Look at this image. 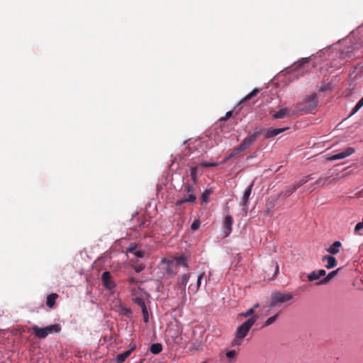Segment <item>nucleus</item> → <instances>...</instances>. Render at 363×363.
Returning <instances> with one entry per match:
<instances>
[{"instance_id":"nucleus-1","label":"nucleus","mask_w":363,"mask_h":363,"mask_svg":"<svg viewBox=\"0 0 363 363\" xmlns=\"http://www.w3.org/2000/svg\"><path fill=\"white\" fill-rule=\"evenodd\" d=\"M346 45L344 48H342L340 52V58L341 62L339 63H336L335 61L332 62L331 67H335L336 69H340L345 62L348 61L349 59H355L360 57L363 52L360 50L362 48L363 45L362 43H347V40L345 41Z\"/></svg>"},{"instance_id":"nucleus-2","label":"nucleus","mask_w":363,"mask_h":363,"mask_svg":"<svg viewBox=\"0 0 363 363\" xmlns=\"http://www.w3.org/2000/svg\"><path fill=\"white\" fill-rule=\"evenodd\" d=\"M317 105L318 97L316 94H313L306 96L301 101L296 104V110L294 111L293 114L298 113H311L315 109Z\"/></svg>"},{"instance_id":"nucleus-3","label":"nucleus","mask_w":363,"mask_h":363,"mask_svg":"<svg viewBox=\"0 0 363 363\" xmlns=\"http://www.w3.org/2000/svg\"><path fill=\"white\" fill-rule=\"evenodd\" d=\"M342 177V176L340 175V172L330 169L325 176L320 177L315 181L314 185L316 186H314L313 189H315L317 186L322 187L335 183Z\"/></svg>"},{"instance_id":"nucleus-4","label":"nucleus","mask_w":363,"mask_h":363,"mask_svg":"<svg viewBox=\"0 0 363 363\" xmlns=\"http://www.w3.org/2000/svg\"><path fill=\"white\" fill-rule=\"evenodd\" d=\"M293 298L292 294L290 293H281L280 291H274L271 295V301L269 308H273L279 304L289 301Z\"/></svg>"},{"instance_id":"nucleus-5","label":"nucleus","mask_w":363,"mask_h":363,"mask_svg":"<svg viewBox=\"0 0 363 363\" xmlns=\"http://www.w3.org/2000/svg\"><path fill=\"white\" fill-rule=\"evenodd\" d=\"M257 318L258 316L257 315L250 317L249 319H247L246 321L242 323L240 326H238V328L236 330L235 335L242 338H245L248 334L250 328L257 321Z\"/></svg>"},{"instance_id":"nucleus-6","label":"nucleus","mask_w":363,"mask_h":363,"mask_svg":"<svg viewBox=\"0 0 363 363\" xmlns=\"http://www.w3.org/2000/svg\"><path fill=\"white\" fill-rule=\"evenodd\" d=\"M263 132L264 130H259L246 137L242 142L237 146V150L242 152L249 148Z\"/></svg>"},{"instance_id":"nucleus-7","label":"nucleus","mask_w":363,"mask_h":363,"mask_svg":"<svg viewBox=\"0 0 363 363\" xmlns=\"http://www.w3.org/2000/svg\"><path fill=\"white\" fill-rule=\"evenodd\" d=\"M184 191L186 192L187 196L180 200H177L176 202L177 206H181L186 202L194 203L196 201V196L195 195V188L192 185L186 184L185 185Z\"/></svg>"},{"instance_id":"nucleus-8","label":"nucleus","mask_w":363,"mask_h":363,"mask_svg":"<svg viewBox=\"0 0 363 363\" xmlns=\"http://www.w3.org/2000/svg\"><path fill=\"white\" fill-rule=\"evenodd\" d=\"M191 273L184 274L178 278L177 287L180 291V295L183 300L186 299V285L189 281Z\"/></svg>"},{"instance_id":"nucleus-9","label":"nucleus","mask_w":363,"mask_h":363,"mask_svg":"<svg viewBox=\"0 0 363 363\" xmlns=\"http://www.w3.org/2000/svg\"><path fill=\"white\" fill-rule=\"evenodd\" d=\"M178 266H183L185 268H188V264L186 262V259L184 257H174L173 260L169 263L167 272L168 274H174V272L172 269V267H177Z\"/></svg>"},{"instance_id":"nucleus-10","label":"nucleus","mask_w":363,"mask_h":363,"mask_svg":"<svg viewBox=\"0 0 363 363\" xmlns=\"http://www.w3.org/2000/svg\"><path fill=\"white\" fill-rule=\"evenodd\" d=\"M101 281L104 286L108 290H111L116 287V284L113 280L109 272H104L102 274Z\"/></svg>"},{"instance_id":"nucleus-11","label":"nucleus","mask_w":363,"mask_h":363,"mask_svg":"<svg viewBox=\"0 0 363 363\" xmlns=\"http://www.w3.org/2000/svg\"><path fill=\"white\" fill-rule=\"evenodd\" d=\"M355 152L354 148L352 147H347L345 150L334 154L329 157L330 160H337L344 159Z\"/></svg>"},{"instance_id":"nucleus-12","label":"nucleus","mask_w":363,"mask_h":363,"mask_svg":"<svg viewBox=\"0 0 363 363\" xmlns=\"http://www.w3.org/2000/svg\"><path fill=\"white\" fill-rule=\"evenodd\" d=\"M35 336L40 339L45 338L48 335L45 328H40L38 325H33L31 328Z\"/></svg>"},{"instance_id":"nucleus-13","label":"nucleus","mask_w":363,"mask_h":363,"mask_svg":"<svg viewBox=\"0 0 363 363\" xmlns=\"http://www.w3.org/2000/svg\"><path fill=\"white\" fill-rule=\"evenodd\" d=\"M135 349V346L132 347L129 350L117 354L116 361L117 363H123L125 359L132 354L133 350Z\"/></svg>"},{"instance_id":"nucleus-14","label":"nucleus","mask_w":363,"mask_h":363,"mask_svg":"<svg viewBox=\"0 0 363 363\" xmlns=\"http://www.w3.org/2000/svg\"><path fill=\"white\" fill-rule=\"evenodd\" d=\"M289 128H269L266 130L265 138H270L277 136V135L284 132L288 130Z\"/></svg>"},{"instance_id":"nucleus-15","label":"nucleus","mask_w":363,"mask_h":363,"mask_svg":"<svg viewBox=\"0 0 363 363\" xmlns=\"http://www.w3.org/2000/svg\"><path fill=\"white\" fill-rule=\"evenodd\" d=\"M322 261L327 262V264H325V267L327 269H332L336 267L337 264L336 259L334 257L330 255L323 256L322 257Z\"/></svg>"},{"instance_id":"nucleus-16","label":"nucleus","mask_w":363,"mask_h":363,"mask_svg":"<svg viewBox=\"0 0 363 363\" xmlns=\"http://www.w3.org/2000/svg\"><path fill=\"white\" fill-rule=\"evenodd\" d=\"M289 116V111L287 108H284L278 111L274 112L272 115L274 119L284 118Z\"/></svg>"},{"instance_id":"nucleus-17","label":"nucleus","mask_w":363,"mask_h":363,"mask_svg":"<svg viewBox=\"0 0 363 363\" xmlns=\"http://www.w3.org/2000/svg\"><path fill=\"white\" fill-rule=\"evenodd\" d=\"M233 222V218L231 216L228 215L225 216L223 225H224L225 228L226 229V231H225L226 236H228L232 231Z\"/></svg>"},{"instance_id":"nucleus-18","label":"nucleus","mask_w":363,"mask_h":363,"mask_svg":"<svg viewBox=\"0 0 363 363\" xmlns=\"http://www.w3.org/2000/svg\"><path fill=\"white\" fill-rule=\"evenodd\" d=\"M238 352L234 350H227L225 352V357L228 359L227 363H235L237 360Z\"/></svg>"},{"instance_id":"nucleus-19","label":"nucleus","mask_w":363,"mask_h":363,"mask_svg":"<svg viewBox=\"0 0 363 363\" xmlns=\"http://www.w3.org/2000/svg\"><path fill=\"white\" fill-rule=\"evenodd\" d=\"M341 270V268H338L335 271L329 272L322 280L318 282V284H325L328 283L331 279L335 277L338 272Z\"/></svg>"},{"instance_id":"nucleus-20","label":"nucleus","mask_w":363,"mask_h":363,"mask_svg":"<svg viewBox=\"0 0 363 363\" xmlns=\"http://www.w3.org/2000/svg\"><path fill=\"white\" fill-rule=\"evenodd\" d=\"M340 246L341 242L340 241H335L326 250L331 255H336L340 252Z\"/></svg>"},{"instance_id":"nucleus-21","label":"nucleus","mask_w":363,"mask_h":363,"mask_svg":"<svg viewBox=\"0 0 363 363\" xmlns=\"http://www.w3.org/2000/svg\"><path fill=\"white\" fill-rule=\"evenodd\" d=\"M57 298L58 294L55 293L48 295L46 300V305L50 308H53Z\"/></svg>"},{"instance_id":"nucleus-22","label":"nucleus","mask_w":363,"mask_h":363,"mask_svg":"<svg viewBox=\"0 0 363 363\" xmlns=\"http://www.w3.org/2000/svg\"><path fill=\"white\" fill-rule=\"evenodd\" d=\"M252 186H253V183L251 184L245 191V193H244V195L242 197V205H243L245 206H247L248 199H249V197L252 192Z\"/></svg>"},{"instance_id":"nucleus-23","label":"nucleus","mask_w":363,"mask_h":363,"mask_svg":"<svg viewBox=\"0 0 363 363\" xmlns=\"http://www.w3.org/2000/svg\"><path fill=\"white\" fill-rule=\"evenodd\" d=\"M45 328L46 329L48 335L57 333L61 330V327L59 324H53L46 326Z\"/></svg>"},{"instance_id":"nucleus-24","label":"nucleus","mask_w":363,"mask_h":363,"mask_svg":"<svg viewBox=\"0 0 363 363\" xmlns=\"http://www.w3.org/2000/svg\"><path fill=\"white\" fill-rule=\"evenodd\" d=\"M145 295V294H142L138 296L133 297L132 300L135 303L138 304L140 308H145V306H146L145 301H144Z\"/></svg>"},{"instance_id":"nucleus-25","label":"nucleus","mask_w":363,"mask_h":363,"mask_svg":"<svg viewBox=\"0 0 363 363\" xmlns=\"http://www.w3.org/2000/svg\"><path fill=\"white\" fill-rule=\"evenodd\" d=\"M296 190L294 189V188L291 186H288L284 191L280 192L277 197L279 198V197H284V198H286L288 196H289L290 195H291Z\"/></svg>"},{"instance_id":"nucleus-26","label":"nucleus","mask_w":363,"mask_h":363,"mask_svg":"<svg viewBox=\"0 0 363 363\" xmlns=\"http://www.w3.org/2000/svg\"><path fill=\"white\" fill-rule=\"evenodd\" d=\"M162 350V345L160 343H154L150 347V351L154 354L160 353Z\"/></svg>"},{"instance_id":"nucleus-27","label":"nucleus","mask_w":363,"mask_h":363,"mask_svg":"<svg viewBox=\"0 0 363 363\" xmlns=\"http://www.w3.org/2000/svg\"><path fill=\"white\" fill-rule=\"evenodd\" d=\"M204 276H205L204 273L201 274L198 277L197 281L196 284V289H194L193 287H189V290L193 292V294H196L200 288L201 279L203 278Z\"/></svg>"},{"instance_id":"nucleus-28","label":"nucleus","mask_w":363,"mask_h":363,"mask_svg":"<svg viewBox=\"0 0 363 363\" xmlns=\"http://www.w3.org/2000/svg\"><path fill=\"white\" fill-rule=\"evenodd\" d=\"M308 59L303 58L301 60V61L296 65L294 67V70L296 71H301L302 73H303L305 71L304 65L305 64L308 63Z\"/></svg>"},{"instance_id":"nucleus-29","label":"nucleus","mask_w":363,"mask_h":363,"mask_svg":"<svg viewBox=\"0 0 363 363\" xmlns=\"http://www.w3.org/2000/svg\"><path fill=\"white\" fill-rule=\"evenodd\" d=\"M244 338L239 337L238 335H235L234 339L231 342L232 347H239L242 345V340Z\"/></svg>"},{"instance_id":"nucleus-30","label":"nucleus","mask_w":363,"mask_h":363,"mask_svg":"<svg viewBox=\"0 0 363 363\" xmlns=\"http://www.w3.org/2000/svg\"><path fill=\"white\" fill-rule=\"evenodd\" d=\"M197 171L198 169L196 167H193L191 168L190 176L194 184H196L197 183Z\"/></svg>"},{"instance_id":"nucleus-31","label":"nucleus","mask_w":363,"mask_h":363,"mask_svg":"<svg viewBox=\"0 0 363 363\" xmlns=\"http://www.w3.org/2000/svg\"><path fill=\"white\" fill-rule=\"evenodd\" d=\"M279 316V313H276L274 315L269 318L263 324L262 327H267L272 324H273L277 319Z\"/></svg>"},{"instance_id":"nucleus-32","label":"nucleus","mask_w":363,"mask_h":363,"mask_svg":"<svg viewBox=\"0 0 363 363\" xmlns=\"http://www.w3.org/2000/svg\"><path fill=\"white\" fill-rule=\"evenodd\" d=\"M259 92V89H254L250 93H249L244 99V101H247L255 96Z\"/></svg>"},{"instance_id":"nucleus-33","label":"nucleus","mask_w":363,"mask_h":363,"mask_svg":"<svg viewBox=\"0 0 363 363\" xmlns=\"http://www.w3.org/2000/svg\"><path fill=\"white\" fill-rule=\"evenodd\" d=\"M212 193V191L210 189H206L202 195H201V200L203 202L207 203L208 201V196Z\"/></svg>"},{"instance_id":"nucleus-34","label":"nucleus","mask_w":363,"mask_h":363,"mask_svg":"<svg viewBox=\"0 0 363 363\" xmlns=\"http://www.w3.org/2000/svg\"><path fill=\"white\" fill-rule=\"evenodd\" d=\"M307 278H308V281H313L318 279L320 278V277L318 274L317 271H313L307 275Z\"/></svg>"},{"instance_id":"nucleus-35","label":"nucleus","mask_w":363,"mask_h":363,"mask_svg":"<svg viewBox=\"0 0 363 363\" xmlns=\"http://www.w3.org/2000/svg\"><path fill=\"white\" fill-rule=\"evenodd\" d=\"M307 182H308V179H305L304 178L301 179L298 182H296L292 186L294 188L295 190L298 189L302 185L305 184Z\"/></svg>"},{"instance_id":"nucleus-36","label":"nucleus","mask_w":363,"mask_h":363,"mask_svg":"<svg viewBox=\"0 0 363 363\" xmlns=\"http://www.w3.org/2000/svg\"><path fill=\"white\" fill-rule=\"evenodd\" d=\"M142 294H145V292L141 290L140 288H133L131 289V294L133 297L138 296Z\"/></svg>"},{"instance_id":"nucleus-37","label":"nucleus","mask_w":363,"mask_h":363,"mask_svg":"<svg viewBox=\"0 0 363 363\" xmlns=\"http://www.w3.org/2000/svg\"><path fill=\"white\" fill-rule=\"evenodd\" d=\"M363 106V97L357 103L354 108L352 110V114L357 112Z\"/></svg>"},{"instance_id":"nucleus-38","label":"nucleus","mask_w":363,"mask_h":363,"mask_svg":"<svg viewBox=\"0 0 363 363\" xmlns=\"http://www.w3.org/2000/svg\"><path fill=\"white\" fill-rule=\"evenodd\" d=\"M255 311H254V308H250L248 309L247 311H245V313H242L240 314L241 316H243V317H252L254 316L253 314H254Z\"/></svg>"},{"instance_id":"nucleus-39","label":"nucleus","mask_w":363,"mask_h":363,"mask_svg":"<svg viewBox=\"0 0 363 363\" xmlns=\"http://www.w3.org/2000/svg\"><path fill=\"white\" fill-rule=\"evenodd\" d=\"M141 310L143 315L144 322L147 323L148 321V312L146 306L145 308H141Z\"/></svg>"},{"instance_id":"nucleus-40","label":"nucleus","mask_w":363,"mask_h":363,"mask_svg":"<svg viewBox=\"0 0 363 363\" xmlns=\"http://www.w3.org/2000/svg\"><path fill=\"white\" fill-rule=\"evenodd\" d=\"M272 267H274L275 270H274V274L273 275V277H276L277 274L279 273V264L277 262L275 261H272Z\"/></svg>"},{"instance_id":"nucleus-41","label":"nucleus","mask_w":363,"mask_h":363,"mask_svg":"<svg viewBox=\"0 0 363 363\" xmlns=\"http://www.w3.org/2000/svg\"><path fill=\"white\" fill-rule=\"evenodd\" d=\"M200 226V222L199 220H196L193 222V223L191 224V228L193 230H197Z\"/></svg>"},{"instance_id":"nucleus-42","label":"nucleus","mask_w":363,"mask_h":363,"mask_svg":"<svg viewBox=\"0 0 363 363\" xmlns=\"http://www.w3.org/2000/svg\"><path fill=\"white\" fill-rule=\"evenodd\" d=\"M232 115H233V111H228L225 113V116L220 118V121H227L229 118H230L232 116Z\"/></svg>"},{"instance_id":"nucleus-43","label":"nucleus","mask_w":363,"mask_h":363,"mask_svg":"<svg viewBox=\"0 0 363 363\" xmlns=\"http://www.w3.org/2000/svg\"><path fill=\"white\" fill-rule=\"evenodd\" d=\"M145 269V266L142 264L134 267V269L137 273L142 272Z\"/></svg>"},{"instance_id":"nucleus-44","label":"nucleus","mask_w":363,"mask_h":363,"mask_svg":"<svg viewBox=\"0 0 363 363\" xmlns=\"http://www.w3.org/2000/svg\"><path fill=\"white\" fill-rule=\"evenodd\" d=\"M133 254L137 257H139V258H141L144 256L145 255V252L143 250H137V251H135L133 252Z\"/></svg>"},{"instance_id":"nucleus-45","label":"nucleus","mask_w":363,"mask_h":363,"mask_svg":"<svg viewBox=\"0 0 363 363\" xmlns=\"http://www.w3.org/2000/svg\"><path fill=\"white\" fill-rule=\"evenodd\" d=\"M135 248H136V245L134 243H131L129 247L128 248L127 251L128 252L133 253L135 252Z\"/></svg>"},{"instance_id":"nucleus-46","label":"nucleus","mask_w":363,"mask_h":363,"mask_svg":"<svg viewBox=\"0 0 363 363\" xmlns=\"http://www.w3.org/2000/svg\"><path fill=\"white\" fill-rule=\"evenodd\" d=\"M242 152V151H238V150H237V147H235V148L233 150L232 152L230 154V157L233 158V157H234L235 155H237L238 154H239V153H240V152Z\"/></svg>"},{"instance_id":"nucleus-47","label":"nucleus","mask_w":363,"mask_h":363,"mask_svg":"<svg viewBox=\"0 0 363 363\" xmlns=\"http://www.w3.org/2000/svg\"><path fill=\"white\" fill-rule=\"evenodd\" d=\"M201 165L203 167H215L216 166V163H207V162H203L201 164Z\"/></svg>"},{"instance_id":"nucleus-48","label":"nucleus","mask_w":363,"mask_h":363,"mask_svg":"<svg viewBox=\"0 0 363 363\" xmlns=\"http://www.w3.org/2000/svg\"><path fill=\"white\" fill-rule=\"evenodd\" d=\"M317 273L320 277L325 276L326 274V272L324 269H319L317 271Z\"/></svg>"},{"instance_id":"nucleus-49","label":"nucleus","mask_w":363,"mask_h":363,"mask_svg":"<svg viewBox=\"0 0 363 363\" xmlns=\"http://www.w3.org/2000/svg\"><path fill=\"white\" fill-rule=\"evenodd\" d=\"M129 282L130 283H132V284H137L138 283V281L133 278V277H131L128 279Z\"/></svg>"},{"instance_id":"nucleus-50","label":"nucleus","mask_w":363,"mask_h":363,"mask_svg":"<svg viewBox=\"0 0 363 363\" xmlns=\"http://www.w3.org/2000/svg\"><path fill=\"white\" fill-rule=\"evenodd\" d=\"M304 179H308V181H309V180L313 179V177H312V174H310V175L307 176L306 177H305Z\"/></svg>"},{"instance_id":"nucleus-51","label":"nucleus","mask_w":363,"mask_h":363,"mask_svg":"<svg viewBox=\"0 0 363 363\" xmlns=\"http://www.w3.org/2000/svg\"><path fill=\"white\" fill-rule=\"evenodd\" d=\"M259 303H255V304L252 306V308H254V311H255L256 308H259Z\"/></svg>"},{"instance_id":"nucleus-52","label":"nucleus","mask_w":363,"mask_h":363,"mask_svg":"<svg viewBox=\"0 0 363 363\" xmlns=\"http://www.w3.org/2000/svg\"><path fill=\"white\" fill-rule=\"evenodd\" d=\"M232 157H230V155H229L223 161V162H225L226 161H228V160L231 159Z\"/></svg>"},{"instance_id":"nucleus-53","label":"nucleus","mask_w":363,"mask_h":363,"mask_svg":"<svg viewBox=\"0 0 363 363\" xmlns=\"http://www.w3.org/2000/svg\"><path fill=\"white\" fill-rule=\"evenodd\" d=\"M232 157H230V155H229L223 161V162H225L226 161H228V160L231 159Z\"/></svg>"},{"instance_id":"nucleus-54","label":"nucleus","mask_w":363,"mask_h":363,"mask_svg":"<svg viewBox=\"0 0 363 363\" xmlns=\"http://www.w3.org/2000/svg\"><path fill=\"white\" fill-rule=\"evenodd\" d=\"M189 287H193L194 289H196V284L195 285L191 284Z\"/></svg>"},{"instance_id":"nucleus-55","label":"nucleus","mask_w":363,"mask_h":363,"mask_svg":"<svg viewBox=\"0 0 363 363\" xmlns=\"http://www.w3.org/2000/svg\"><path fill=\"white\" fill-rule=\"evenodd\" d=\"M269 309H268L267 311H266V314H269Z\"/></svg>"}]
</instances>
